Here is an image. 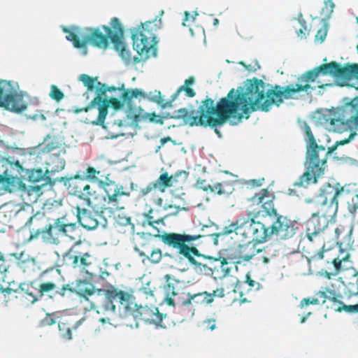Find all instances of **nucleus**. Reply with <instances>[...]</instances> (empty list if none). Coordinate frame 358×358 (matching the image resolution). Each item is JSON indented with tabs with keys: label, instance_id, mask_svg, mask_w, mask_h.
Segmentation results:
<instances>
[{
	"label": "nucleus",
	"instance_id": "obj_44",
	"mask_svg": "<svg viewBox=\"0 0 358 358\" xmlns=\"http://www.w3.org/2000/svg\"><path fill=\"white\" fill-rule=\"evenodd\" d=\"M162 257V250L159 248H153V249L150 252L149 255L146 257V259L152 264H157L161 261Z\"/></svg>",
	"mask_w": 358,
	"mask_h": 358
},
{
	"label": "nucleus",
	"instance_id": "obj_21",
	"mask_svg": "<svg viewBox=\"0 0 358 358\" xmlns=\"http://www.w3.org/2000/svg\"><path fill=\"white\" fill-rule=\"evenodd\" d=\"M352 227L350 224L333 226V231L329 234L327 243L335 241L337 244L349 246L352 243Z\"/></svg>",
	"mask_w": 358,
	"mask_h": 358
},
{
	"label": "nucleus",
	"instance_id": "obj_42",
	"mask_svg": "<svg viewBox=\"0 0 358 358\" xmlns=\"http://www.w3.org/2000/svg\"><path fill=\"white\" fill-rule=\"evenodd\" d=\"M96 96L91 101V106H97L100 107L101 104L103 103L104 99L103 96H105L107 92L106 85L102 84L100 82H97L96 86Z\"/></svg>",
	"mask_w": 358,
	"mask_h": 358
},
{
	"label": "nucleus",
	"instance_id": "obj_45",
	"mask_svg": "<svg viewBox=\"0 0 358 358\" xmlns=\"http://www.w3.org/2000/svg\"><path fill=\"white\" fill-rule=\"evenodd\" d=\"M50 98L57 102L63 99L64 94V93L55 85H52L50 87V92L49 94Z\"/></svg>",
	"mask_w": 358,
	"mask_h": 358
},
{
	"label": "nucleus",
	"instance_id": "obj_8",
	"mask_svg": "<svg viewBox=\"0 0 358 358\" xmlns=\"http://www.w3.org/2000/svg\"><path fill=\"white\" fill-rule=\"evenodd\" d=\"M305 132L308 138V145L307 146V170L303 173L294 183V187H307L313 182V176H314L315 171H318V160L320 154H323V160L325 157V148L322 145H318L315 138L312 133L309 126L305 127Z\"/></svg>",
	"mask_w": 358,
	"mask_h": 358
},
{
	"label": "nucleus",
	"instance_id": "obj_2",
	"mask_svg": "<svg viewBox=\"0 0 358 358\" xmlns=\"http://www.w3.org/2000/svg\"><path fill=\"white\" fill-rule=\"evenodd\" d=\"M166 245L176 250L177 253L187 259L194 268L206 274H216L222 278L228 275L231 268L225 258H215L203 255L192 243L201 235H191L178 233H164L155 234Z\"/></svg>",
	"mask_w": 358,
	"mask_h": 358
},
{
	"label": "nucleus",
	"instance_id": "obj_15",
	"mask_svg": "<svg viewBox=\"0 0 358 358\" xmlns=\"http://www.w3.org/2000/svg\"><path fill=\"white\" fill-rule=\"evenodd\" d=\"M196 187L207 193L226 197L231 194L235 189L234 182L231 180H223L210 184L206 180L199 178L196 180Z\"/></svg>",
	"mask_w": 358,
	"mask_h": 358
},
{
	"label": "nucleus",
	"instance_id": "obj_64",
	"mask_svg": "<svg viewBox=\"0 0 358 358\" xmlns=\"http://www.w3.org/2000/svg\"><path fill=\"white\" fill-rule=\"evenodd\" d=\"M96 106H91V102L89 103V105L85 108L76 109L75 113H78L80 112H88L91 108H94Z\"/></svg>",
	"mask_w": 358,
	"mask_h": 358
},
{
	"label": "nucleus",
	"instance_id": "obj_7",
	"mask_svg": "<svg viewBox=\"0 0 358 358\" xmlns=\"http://www.w3.org/2000/svg\"><path fill=\"white\" fill-rule=\"evenodd\" d=\"M324 119V123L329 124L330 129L335 132L358 129V96L337 111H329L328 117L325 115Z\"/></svg>",
	"mask_w": 358,
	"mask_h": 358
},
{
	"label": "nucleus",
	"instance_id": "obj_51",
	"mask_svg": "<svg viewBox=\"0 0 358 358\" xmlns=\"http://www.w3.org/2000/svg\"><path fill=\"white\" fill-rule=\"evenodd\" d=\"M100 173L99 171H96L94 167L89 166L85 172V177L92 181H96L97 180L96 176Z\"/></svg>",
	"mask_w": 358,
	"mask_h": 358
},
{
	"label": "nucleus",
	"instance_id": "obj_58",
	"mask_svg": "<svg viewBox=\"0 0 358 358\" xmlns=\"http://www.w3.org/2000/svg\"><path fill=\"white\" fill-rule=\"evenodd\" d=\"M152 213V210H150L146 215V219H147L148 223L150 226L153 227L154 224H159L160 222H163L162 218L155 220L154 217L151 215Z\"/></svg>",
	"mask_w": 358,
	"mask_h": 358
},
{
	"label": "nucleus",
	"instance_id": "obj_49",
	"mask_svg": "<svg viewBox=\"0 0 358 358\" xmlns=\"http://www.w3.org/2000/svg\"><path fill=\"white\" fill-rule=\"evenodd\" d=\"M56 323L54 314L47 313L44 318L40 321V326L42 327L53 325Z\"/></svg>",
	"mask_w": 358,
	"mask_h": 358
},
{
	"label": "nucleus",
	"instance_id": "obj_46",
	"mask_svg": "<svg viewBox=\"0 0 358 358\" xmlns=\"http://www.w3.org/2000/svg\"><path fill=\"white\" fill-rule=\"evenodd\" d=\"M329 301L331 303L330 308L336 312H342L344 310L345 305L336 296L330 297Z\"/></svg>",
	"mask_w": 358,
	"mask_h": 358
},
{
	"label": "nucleus",
	"instance_id": "obj_52",
	"mask_svg": "<svg viewBox=\"0 0 358 358\" xmlns=\"http://www.w3.org/2000/svg\"><path fill=\"white\" fill-rule=\"evenodd\" d=\"M334 3L333 0H325L324 7L322 8V11L325 12V15L329 17L334 12Z\"/></svg>",
	"mask_w": 358,
	"mask_h": 358
},
{
	"label": "nucleus",
	"instance_id": "obj_62",
	"mask_svg": "<svg viewBox=\"0 0 358 358\" xmlns=\"http://www.w3.org/2000/svg\"><path fill=\"white\" fill-rule=\"evenodd\" d=\"M327 36V31L323 30L322 29H319L316 34V38L320 39L321 41H323Z\"/></svg>",
	"mask_w": 358,
	"mask_h": 358
},
{
	"label": "nucleus",
	"instance_id": "obj_61",
	"mask_svg": "<svg viewBox=\"0 0 358 358\" xmlns=\"http://www.w3.org/2000/svg\"><path fill=\"white\" fill-rule=\"evenodd\" d=\"M344 311L348 313H358V304L345 305Z\"/></svg>",
	"mask_w": 358,
	"mask_h": 358
},
{
	"label": "nucleus",
	"instance_id": "obj_40",
	"mask_svg": "<svg viewBox=\"0 0 358 358\" xmlns=\"http://www.w3.org/2000/svg\"><path fill=\"white\" fill-rule=\"evenodd\" d=\"M152 242L149 240L143 239L142 241L134 246V250L141 257H146L150 252L153 249Z\"/></svg>",
	"mask_w": 358,
	"mask_h": 358
},
{
	"label": "nucleus",
	"instance_id": "obj_39",
	"mask_svg": "<svg viewBox=\"0 0 358 358\" xmlns=\"http://www.w3.org/2000/svg\"><path fill=\"white\" fill-rule=\"evenodd\" d=\"M121 98L124 104H126L128 107L131 106L132 99L138 98V96L145 97L146 94L141 92L140 90L135 88L132 90H123Z\"/></svg>",
	"mask_w": 358,
	"mask_h": 358
},
{
	"label": "nucleus",
	"instance_id": "obj_57",
	"mask_svg": "<svg viewBox=\"0 0 358 358\" xmlns=\"http://www.w3.org/2000/svg\"><path fill=\"white\" fill-rule=\"evenodd\" d=\"M66 292L73 293L75 290L71 287L70 285L66 284L62 285V288L57 292V294L61 296H64Z\"/></svg>",
	"mask_w": 358,
	"mask_h": 358
},
{
	"label": "nucleus",
	"instance_id": "obj_19",
	"mask_svg": "<svg viewBox=\"0 0 358 358\" xmlns=\"http://www.w3.org/2000/svg\"><path fill=\"white\" fill-rule=\"evenodd\" d=\"M194 83V78L192 76L186 79L184 85L178 87L176 92L174 94H173V95L171 96V100L166 101L164 103H163V100L161 96V92L159 91L155 90V95L149 97V99L155 103H157V104L162 105V108H164L166 107H170L172 106V101L176 99L182 92H185V95L187 97L192 98L196 95V92H194V90L189 87Z\"/></svg>",
	"mask_w": 358,
	"mask_h": 358
},
{
	"label": "nucleus",
	"instance_id": "obj_56",
	"mask_svg": "<svg viewBox=\"0 0 358 358\" xmlns=\"http://www.w3.org/2000/svg\"><path fill=\"white\" fill-rule=\"evenodd\" d=\"M298 20L299 22L301 24L302 27L296 31V34L299 36L303 37V36L305 35V31H306L307 27L305 20H303L302 17V14H300V17H299Z\"/></svg>",
	"mask_w": 358,
	"mask_h": 358
},
{
	"label": "nucleus",
	"instance_id": "obj_23",
	"mask_svg": "<svg viewBox=\"0 0 358 358\" xmlns=\"http://www.w3.org/2000/svg\"><path fill=\"white\" fill-rule=\"evenodd\" d=\"M25 225L29 227L30 238H36L39 236L43 239L44 231L48 228V218L43 213L38 212L29 217Z\"/></svg>",
	"mask_w": 358,
	"mask_h": 358
},
{
	"label": "nucleus",
	"instance_id": "obj_13",
	"mask_svg": "<svg viewBox=\"0 0 358 358\" xmlns=\"http://www.w3.org/2000/svg\"><path fill=\"white\" fill-rule=\"evenodd\" d=\"M76 223H65L64 217H59L53 224H48L44 231L43 240L50 244L58 245L63 236H70L69 233L76 230Z\"/></svg>",
	"mask_w": 358,
	"mask_h": 358
},
{
	"label": "nucleus",
	"instance_id": "obj_50",
	"mask_svg": "<svg viewBox=\"0 0 358 358\" xmlns=\"http://www.w3.org/2000/svg\"><path fill=\"white\" fill-rule=\"evenodd\" d=\"M76 293L80 297H84L87 299V296H92L94 294V288L92 285H90L88 287L85 288H79Z\"/></svg>",
	"mask_w": 358,
	"mask_h": 358
},
{
	"label": "nucleus",
	"instance_id": "obj_37",
	"mask_svg": "<svg viewBox=\"0 0 358 358\" xmlns=\"http://www.w3.org/2000/svg\"><path fill=\"white\" fill-rule=\"evenodd\" d=\"M338 79L348 80L352 76L358 78V64H347L343 66L337 62Z\"/></svg>",
	"mask_w": 358,
	"mask_h": 358
},
{
	"label": "nucleus",
	"instance_id": "obj_34",
	"mask_svg": "<svg viewBox=\"0 0 358 358\" xmlns=\"http://www.w3.org/2000/svg\"><path fill=\"white\" fill-rule=\"evenodd\" d=\"M85 320V317L72 324L69 320H63L58 323V328L60 336L66 341L72 339V331H76Z\"/></svg>",
	"mask_w": 358,
	"mask_h": 358
},
{
	"label": "nucleus",
	"instance_id": "obj_6",
	"mask_svg": "<svg viewBox=\"0 0 358 358\" xmlns=\"http://www.w3.org/2000/svg\"><path fill=\"white\" fill-rule=\"evenodd\" d=\"M273 216L275 217V220L268 227L259 221H256L251 213L247 217H242L238 222L240 226L239 234L246 238L252 237L259 242H266L273 235L278 240L292 238L299 229L296 221L278 213Z\"/></svg>",
	"mask_w": 358,
	"mask_h": 358
},
{
	"label": "nucleus",
	"instance_id": "obj_33",
	"mask_svg": "<svg viewBox=\"0 0 358 358\" xmlns=\"http://www.w3.org/2000/svg\"><path fill=\"white\" fill-rule=\"evenodd\" d=\"M159 188V193H164L166 188L169 187H180L182 186L179 182L176 176H169L168 172L162 173L159 177L153 181Z\"/></svg>",
	"mask_w": 358,
	"mask_h": 358
},
{
	"label": "nucleus",
	"instance_id": "obj_36",
	"mask_svg": "<svg viewBox=\"0 0 358 358\" xmlns=\"http://www.w3.org/2000/svg\"><path fill=\"white\" fill-rule=\"evenodd\" d=\"M55 275L56 278H52L50 280L45 281L41 280L39 282L36 280V286L40 298H42L45 294L54 291L57 288L59 277V272L58 270H57Z\"/></svg>",
	"mask_w": 358,
	"mask_h": 358
},
{
	"label": "nucleus",
	"instance_id": "obj_17",
	"mask_svg": "<svg viewBox=\"0 0 358 358\" xmlns=\"http://www.w3.org/2000/svg\"><path fill=\"white\" fill-rule=\"evenodd\" d=\"M64 32L66 33V40L73 43L75 48L85 50L87 52V45L90 44V27H74L72 30L64 28Z\"/></svg>",
	"mask_w": 358,
	"mask_h": 358
},
{
	"label": "nucleus",
	"instance_id": "obj_26",
	"mask_svg": "<svg viewBox=\"0 0 358 358\" xmlns=\"http://www.w3.org/2000/svg\"><path fill=\"white\" fill-rule=\"evenodd\" d=\"M354 135H355V134H351L348 138L338 141L332 146L329 147L327 150L325 149L324 160H323V154H320V158L318 160V162H318V165H319L318 169H320V170L318 171H315L314 176H313L312 184L316 183L317 182V179L324 174V171L325 169L327 160V156L329 154L333 153L339 145H343L348 143L352 140Z\"/></svg>",
	"mask_w": 358,
	"mask_h": 358
},
{
	"label": "nucleus",
	"instance_id": "obj_4",
	"mask_svg": "<svg viewBox=\"0 0 358 358\" xmlns=\"http://www.w3.org/2000/svg\"><path fill=\"white\" fill-rule=\"evenodd\" d=\"M330 220L322 216L317 213H313L306 222V236L310 242H316L322 248V250L314 253L308 258L309 264H315L318 261L325 259L327 264L331 263L333 265V270L331 272L325 271V276L329 279L331 275L336 276L341 271L348 270L350 268V255L341 250L337 257L329 258L330 250H324L327 240L329 234L333 231V224H329Z\"/></svg>",
	"mask_w": 358,
	"mask_h": 358
},
{
	"label": "nucleus",
	"instance_id": "obj_1",
	"mask_svg": "<svg viewBox=\"0 0 358 358\" xmlns=\"http://www.w3.org/2000/svg\"><path fill=\"white\" fill-rule=\"evenodd\" d=\"M337 62L323 64L301 75L298 78L303 84L282 87L275 85L265 92V83L257 78L247 80L245 90L237 93L231 89L225 97L221 98L216 103L213 99L206 97L201 102L194 115V110L184 108L179 109L176 118L182 119L185 124L189 127H210L214 129L219 137L221 132L217 128L224 125L230 118L241 121L248 119L252 112L260 110L267 112L275 104L280 106L284 99L294 98L300 92H307L311 87L310 83L317 81V87L324 88L328 84H323L317 78L320 76L329 75L338 79Z\"/></svg>",
	"mask_w": 358,
	"mask_h": 358
},
{
	"label": "nucleus",
	"instance_id": "obj_54",
	"mask_svg": "<svg viewBox=\"0 0 358 358\" xmlns=\"http://www.w3.org/2000/svg\"><path fill=\"white\" fill-rule=\"evenodd\" d=\"M36 262L33 258H27L26 260L21 261L19 262L20 267L24 271H26L27 268L29 266L34 267L35 266Z\"/></svg>",
	"mask_w": 358,
	"mask_h": 358
},
{
	"label": "nucleus",
	"instance_id": "obj_27",
	"mask_svg": "<svg viewBox=\"0 0 358 358\" xmlns=\"http://www.w3.org/2000/svg\"><path fill=\"white\" fill-rule=\"evenodd\" d=\"M122 101L119 100L117 98L111 97L110 99L105 98L103 103L100 107H98L99 114L96 120L92 122V124L96 125L103 126L106 117L108 114V107L110 106L115 110H120L124 106Z\"/></svg>",
	"mask_w": 358,
	"mask_h": 358
},
{
	"label": "nucleus",
	"instance_id": "obj_3",
	"mask_svg": "<svg viewBox=\"0 0 358 358\" xmlns=\"http://www.w3.org/2000/svg\"><path fill=\"white\" fill-rule=\"evenodd\" d=\"M99 186L105 192V195L100 199L98 198L96 189L79 176L71 180L68 189L71 194L83 200L86 206L100 210L102 213L106 210L113 213L124 209L122 197H129L130 192L124 191L123 185L106 178L105 180H99Z\"/></svg>",
	"mask_w": 358,
	"mask_h": 358
},
{
	"label": "nucleus",
	"instance_id": "obj_60",
	"mask_svg": "<svg viewBox=\"0 0 358 358\" xmlns=\"http://www.w3.org/2000/svg\"><path fill=\"white\" fill-rule=\"evenodd\" d=\"M161 208H162L165 210H167L169 209H174L175 210L173 213V214H177L182 209L180 208L179 206H176L175 204H168V203H165L164 205L162 204V206Z\"/></svg>",
	"mask_w": 358,
	"mask_h": 358
},
{
	"label": "nucleus",
	"instance_id": "obj_31",
	"mask_svg": "<svg viewBox=\"0 0 358 358\" xmlns=\"http://www.w3.org/2000/svg\"><path fill=\"white\" fill-rule=\"evenodd\" d=\"M48 174V170L44 172L42 169H33L27 171L28 180L33 183L42 182L43 183L41 185L43 187L47 185H53L55 184V181L52 180Z\"/></svg>",
	"mask_w": 358,
	"mask_h": 358
},
{
	"label": "nucleus",
	"instance_id": "obj_5",
	"mask_svg": "<svg viewBox=\"0 0 358 358\" xmlns=\"http://www.w3.org/2000/svg\"><path fill=\"white\" fill-rule=\"evenodd\" d=\"M105 295L106 298L103 306L105 310L115 314L116 305L114 303L115 302L117 303V312L120 317L126 318L131 316L136 320L163 327L161 323L164 315L159 313L158 308L155 306H138L132 301L131 294L113 287L107 289Z\"/></svg>",
	"mask_w": 358,
	"mask_h": 358
},
{
	"label": "nucleus",
	"instance_id": "obj_43",
	"mask_svg": "<svg viewBox=\"0 0 358 358\" xmlns=\"http://www.w3.org/2000/svg\"><path fill=\"white\" fill-rule=\"evenodd\" d=\"M348 210L352 215L355 222L358 223V194L352 199V202L348 203Z\"/></svg>",
	"mask_w": 358,
	"mask_h": 358
},
{
	"label": "nucleus",
	"instance_id": "obj_32",
	"mask_svg": "<svg viewBox=\"0 0 358 358\" xmlns=\"http://www.w3.org/2000/svg\"><path fill=\"white\" fill-rule=\"evenodd\" d=\"M42 185L27 186L22 180L17 187L22 192V196L24 199H27L29 202H36L38 197L43 194Z\"/></svg>",
	"mask_w": 358,
	"mask_h": 358
},
{
	"label": "nucleus",
	"instance_id": "obj_16",
	"mask_svg": "<svg viewBox=\"0 0 358 358\" xmlns=\"http://www.w3.org/2000/svg\"><path fill=\"white\" fill-rule=\"evenodd\" d=\"M110 25L113 28V33L110 41L113 43L115 50L120 53L122 59H129V51L126 48L125 43L122 41L124 28L119 19L113 17L110 21Z\"/></svg>",
	"mask_w": 358,
	"mask_h": 358
},
{
	"label": "nucleus",
	"instance_id": "obj_18",
	"mask_svg": "<svg viewBox=\"0 0 358 358\" xmlns=\"http://www.w3.org/2000/svg\"><path fill=\"white\" fill-rule=\"evenodd\" d=\"M113 33L112 27L103 25L99 27H90V45L101 49H106Z\"/></svg>",
	"mask_w": 358,
	"mask_h": 358
},
{
	"label": "nucleus",
	"instance_id": "obj_47",
	"mask_svg": "<svg viewBox=\"0 0 358 358\" xmlns=\"http://www.w3.org/2000/svg\"><path fill=\"white\" fill-rule=\"evenodd\" d=\"M345 294H346L349 298L352 296L358 295L357 278H356L355 282H350L346 285V290L345 292Z\"/></svg>",
	"mask_w": 358,
	"mask_h": 358
},
{
	"label": "nucleus",
	"instance_id": "obj_12",
	"mask_svg": "<svg viewBox=\"0 0 358 358\" xmlns=\"http://www.w3.org/2000/svg\"><path fill=\"white\" fill-rule=\"evenodd\" d=\"M10 87V83L0 80V107L15 113H22L27 106L23 97L17 92L7 93Z\"/></svg>",
	"mask_w": 358,
	"mask_h": 358
},
{
	"label": "nucleus",
	"instance_id": "obj_10",
	"mask_svg": "<svg viewBox=\"0 0 358 358\" xmlns=\"http://www.w3.org/2000/svg\"><path fill=\"white\" fill-rule=\"evenodd\" d=\"M242 217L237 218L236 220L231 222L229 224L224 227L222 229L223 235H229L232 233L236 234V236H240L242 240L247 241V243L238 244L235 250L236 258L238 259L237 262H248L252 259L257 255L261 254L264 252L262 248H259V243L262 242L257 241L252 238V237L246 238L243 235L239 234V224L238 222Z\"/></svg>",
	"mask_w": 358,
	"mask_h": 358
},
{
	"label": "nucleus",
	"instance_id": "obj_63",
	"mask_svg": "<svg viewBox=\"0 0 358 358\" xmlns=\"http://www.w3.org/2000/svg\"><path fill=\"white\" fill-rule=\"evenodd\" d=\"M264 250V252L261 253L259 257V260L264 263V264H268L270 261L269 258L268 257L267 255L265 254V248H262Z\"/></svg>",
	"mask_w": 358,
	"mask_h": 358
},
{
	"label": "nucleus",
	"instance_id": "obj_29",
	"mask_svg": "<svg viewBox=\"0 0 358 358\" xmlns=\"http://www.w3.org/2000/svg\"><path fill=\"white\" fill-rule=\"evenodd\" d=\"M158 193H159V188L152 181L148 183L146 187L140 189L139 196L143 198L145 200L152 201V203L158 207H162L163 199L158 195Z\"/></svg>",
	"mask_w": 358,
	"mask_h": 358
},
{
	"label": "nucleus",
	"instance_id": "obj_28",
	"mask_svg": "<svg viewBox=\"0 0 358 358\" xmlns=\"http://www.w3.org/2000/svg\"><path fill=\"white\" fill-rule=\"evenodd\" d=\"M306 202L312 204L313 208L317 210L315 213L329 220L336 215L338 210L337 203L319 202V199L314 198L306 199Z\"/></svg>",
	"mask_w": 358,
	"mask_h": 358
},
{
	"label": "nucleus",
	"instance_id": "obj_35",
	"mask_svg": "<svg viewBox=\"0 0 358 358\" xmlns=\"http://www.w3.org/2000/svg\"><path fill=\"white\" fill-rule=\"evenodd\" d=\"M187 299L182 301V306H189L191 304L201 305L212 303V296L207 292H199L194 294L187 293Z\"/></svg>",
	"mask_w": 358,
	"mask_h": 358
},
{
	"label": "nucleus",
	"instance_id": "obj_24",
	"mask_svg": "<svg viewBox=\"0 0 358 358\" xmlns=\"http://www.w3.org/2000/svg\"><path fill=\"white\" fill-rule=\"evenodd\" d=\"M76 209L78 222L82 227L92 231L98 227V215L96 213L80 206H76Z\"/></svg>",
	"mask_w": 358,
	"mask_h": 358
},
{
	"label": "nucleus",
	"instance_id": "obj_20",
	"mask_svg": "<svg viewBox=\"0 0 358 358\" xmlns=\"http://www.w3.org/2000/svg\"><path fill=\"white\" fill-rule=\"evenodd\" d=\"M345 193L344 187L339 183L331 185L327 183L320 190L319 194L314 199H319V202H331L338 203V199Z\"/></svg>",
	"mask_w": 358,
	"mask_h": 358
},
{
	"label": "nucleus",
	"instance_id": "obj_9",
	"mask_svg": "<svg viewBox=\"0 0 358 358\" xmlns=\"http://www.w3.org/2000/svg\"><path fill=\"white\" fill-rule=\"evenodd\" d=\"M24 169L18 159L13 156H0V187L10 193L17 187L24 176Z\"/></svg>",
	"mask_w": 358,
	"mask_h": 358
},
{
	"label": "nucleus",
	"instance_id": "obj_11",
	"mask_svg": "<svg viewBox=\"0 0 358 358\" xmlns=\"http://www.w3.org/2000/svg\"><path fill=\"white\" fill-rule=\"evenodd\" d=\"M162 20L157 17L141 24V29L132 34L133 47L138 55L147 54L157 43V31L161 28Z\"/></svg>",
	"mask_w": 358,
	"mask_h": 358
},
{
	"label": "nucleus",
	"instance_id": "obj_22",
	"mask_svg": "<svg viewBox=\"0 0 358 358\" xmlns=\"http://www.w3.org/2000/svg\"><path fill=\"white\" fill-rule=\"evenodd\" d=\"M274 199L273 194L271 193L267 189H262L250 199V201L252 203L261 205L265 213L272 217L277 213V210L274 207Z\"/></svg>",
	"mask_w": 358,
	"mask_h": 358
},
{
	"label": "nucleus",
	"instance_id": "obj_48",
	"mask_svg": "<svg viewBox=\"0 0 358 358\" xmlns=\"http://www.w3.org/2000/svg\"><path fill=\"white\" fill-rule=\"evenodd\" d=\"M80 80L83 85L87 87L89 91H92L94 88L95 79L86 74H81Z\"/></svg>",
	"mask_w": 358,
	"mask_h": 358
},
{
	"label": "nucleus",
	"instance_id": "obj_14",
	"mask_svg": "<svg viewBox=\"0 0 358 358\" xmlns=\"http://www.w3.org/2000/svg\"><path fill=\"white\" fill-rule=\"evenodd\" d=\"M4 297L15 295V298L24 299L28 303L33 304L41 298L36 286V280L20 285L19 290L7 288L1 290Z\"/></svg>",
	"mask_w": 358,
	"mask_h": 358
},
{
	"label": "nucleus",
	"instance_id": "obj_25",
	"mask_svg": "<svg viewBox=\"0 0 358 358\" xmlns=\"http://www.w3.org/2000/svg\"><path fill=\"white\" fill-rule=\"evenodd\" d=\"M64 260L67 265L73 268H79L82 270H85L92 264L91 255L88 252L80 253L77 255L69 251L64 254Z\"/></svg>",
	"mask_w": 358,
	"mask_h": 358
},
{
	"label": "nucleus",
	"instance_id": "obj_41",
	"mask_svg": "<svg viewBox=\"0 0 358 358\" xmlns=\"http://www.w3.org/2000/svg\"><path fill=\"white\" fill-rule=\"evenodd\" d=\"M43 151L44 152L50 153L55 150L61 148V143L55 137L47 136L43 141Z\"/></svg>",
	"mask_w": 358,
	"mask_h": 358
},
{
	"label": "nucleus",
	"instance_id": "obj_38",
	"mask_svg": "<svg viewBox=\"0 0 358 358\" xmlns=\"http://www.w3.org/2000/svg\"><path fill=\"white\" fill-rule=\"evenodd\" d=\"M164 291L166 294L165 301L167 305L171 306L181 305L182 301H181L178 293L176 291V289L172 283L168 282L164 286Z\"/></svg>",
	"mask_w": 358,
	"mask_h": 358
},
{
	"label": "nucleus",
	"instance_id": "obj_55",
	"mask_svg": "<svg viewBox=\"0 0 358 358\" xmlns=\"http://www.w3.org/2000/svg\"><path fill=\"white\" fill-rule=\"evenodd\" d=\"M203 329L213 331L216 328V321L214 319H208L203 322Z\"/></svg>",
	"mask_w": 358,
	"mask_h": 358
},
{
	"label": "nucleus",
	"instance_id": "obj_30",
	"mask_svg": "<svg viewBox=\"0 0 358 358\" xmlns=\"http://www.w3.org/2000/svg\"><path fill=\"white\" fill-rule=\"evenodd\" d=\"M23 210L15 203H6L0 208V221L5 225H9L13 219Z\"/></svg>",
	"mask_w": 358,
	"mask_h": 358
},
{
	"label": "nucleus",
	"instance_id": "obj_59",
	"mask_svg": "<svg viewBox=\"0 0 358 358\" xmlns=\"http://www.w3.org/2000/svg\"><path fill=\"white\" fill-rule=\"evenodd\" d=\"M209 295L212 296V302L214 300L215 297L222 298L224 296V288H218L214 290L212 293H208Z\"/></svg>",
	"mask_w": 358,
	"mask_h": 358
},
{
	"label": "nucleus",
	"instance_id": "obj_53",
	"mask_svg": "<svg viewBox=\"0 0 358 358\" xmlns=\"http://www.w3.org/2000/svg\"><path fill=\"white\" fill-rule=\"evenodd\" d=\"M320 300L317 298H305L301 301L300 306L303 308L309 305H318Z\"/></svg>",
	"mask_w": 358,
	"mask_h": 358
}]
</instances>
